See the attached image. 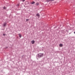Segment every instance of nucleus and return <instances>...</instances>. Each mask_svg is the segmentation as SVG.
Wrapping results in <instances>:
<instances>
[{"label":"nucleus","instance_id":"f257e3e1","mask_svg":"<svg viewBox=\"0 0 75 75\" xmlns=\"http://www.w3.org/2000/svg\"><path fill=\"white\" fill-rule=\"evenodd\" d=\"M44 56V54L40 53L38 54L36 56V58H40L41 57H42Z\"/></svg>","mask_w":75,"mask_h":75},{"label":"nucleus","instance_id":"f03ea898","mask_svg":"<svg viewBox=\"0 0 75 75\" xmlns=\"http://www.w3.org/2000/svg\"><path fill=\"white\" fill-rule=\"evenodd\" d=\"M31 42L32 44H34L35 43V41H34V40H32Z\"/></svg>","mask_w":75,"mask_h":75},{"label":"nucleus","instance_id":"7ed1b4c3","mask_svg":"<svg viewBox=\"0 0 75 75\" xmlns=\"http://www.w3.org/2000/svg\"><path fill=\"white\" fill-rule=\"evenodd\" d=\"M18 35H19V37L20 38H21V35L20 33H19L18 34Z\"/></svg>","mask_w":75,"mask_h":75},{"label":"nucleus","instance_id":"20e7f679","mask_svg":"<svg viewBox=\"0 0 75 75\" xmlns=\"http://www.w3.org/2000/svg\"><path fill=\"white\" fill-rule=\"evenodd\" d=\"M36 16L40 17V14L39 13H37L36 14Z\"/></svg>","mask_w":75,"mask_h":75},{"label":"nucleus","instance_id":"39448f33","mask_svg":"<svg viewBox=\"0 0 75 75\" xmlns=\"http://www.w3.org/2000/svg\"><path fill=\"white\" fill-rule=\"evenodd\" d=\"M31 4H35V2L34 1H33L31 3H30Z\"/></svg>","mask_w":75,"mask_h":75},{"label":"nucleus","instance_id":"423d86ee","mask_svg":"<svg viewBox=\"0 0 75 75\" xmlns=\"http://www.w3.org/2000/svg\"><path fill=\"white\" fill-rule=\"evenodd\" d=\"M59 47H62L63 46V45L62 44H60L59 45Z\"/></svg>","mask_w":75,"mask_h":75},{"label":"nucleus","instance_id":"0eeeda50","mask_svg":"<svg viewBox=\"0 0 75 75\" xmlns=\"http://www.w3.org/2000/svg\"><path fill=\"white\" fill-rule=\"evenodd\" d=\"M39 4L38 3H36V4H35V5H36V6H38V5H39Z\"/></svg>","mask_w":75,"mask_h":75},{"label":"nucleus","instance_id":"6e6552de","mask_svg":"<svg viewBox=\"0 0 75 75\" xmlns=\"http://www.w3.org/2000/svg\"><path fill=\"white\" fill-rule=\"evenodd\" d=\"M6 23H4V26L5 27V26L6 25Z\"/></svg>","mask_w":75,"mask_h":75},{"label":"nucleus","instance_id":"1a4fd4ad","mask_svg":"<svg viewBox=\"0 0 75 75\" xmlns=\"http://www.w3.org/2000/svg\"><path fill=\"white\" fill-rule=\"evenodd\" d=\"M47 1H48V2H49V1H51V0H47Z\"/></svg>","mask_w":75,"mask_h":75},{"label":"nucleus","instance_id":"9d476101","mask_svg":"<svg viewBox=\"0 0 75 75\" xmlns=\"http://www.w3.org/2000/svg\"><path fill=\"white\" fill-rule=\"evenodd\" d=\"M21 1H23V2H24V1H25V0H21Z\"/></svg>","mask_w":75,"mask_h":75},{"label":"nucleus","instance_id":"9b49d317","mask_svg":"<svg viewBox=\"0 0 75 75\" xmlns=\"http://www.w3.org/2000/svg\"><path fill=\"white\" fill-rule=\"evenodd\" d=\"M26 21H29V19H26Z\"/></svg>","mask_w":75,"mask_h":75},{"label":"nucleus","instance_id":"f8f14e48","mask_svg":"<svg viewBox=\"0 0 75 75\" xmlns=\"http://www.w3.org/2000/svg\"><path fill=\"white\" fill-rule=\"evenodd\" d=\"M4 9H6V8L5 7H4Z\"/></svg>","mask_w":75,"mask_h":75},{"label":"nucleus","instance_id":"ddd939ff","mask_svg":"<svg viewBox=\"0 0 75 75\" xmlns=\"http://www.w3.org/2000/svg\"><path fill=\"white\" fill-rule=\"evenodd\" d=\"M3 35H4V36H5V34H3Z\"/></svg>","mask_w":75,"mask_h":75},{"label":"nucleus","instance_id":"4468645a","mask_svg":"<svg viewBox=\"0 0 75 75\" xmlns=\"http://www.w3.org/2000/svg\"><path fill=\"white\" fill-rule=\"evenodd\" d=\"M74 34H75V31L74 32Z\"/></svg>","mask_w":75,"mask_h":75},{"label":"nucleus","instance_id":"2eb2a0df","mask_svg":"<svg viewBox=\"0 0 75 75\" xmlns=\"http://www.w3.org/2000/svg\"><path fill=\"white\" fill-rule=\"evenodd\" d=\"M53 0H52V1H53Z\"/></svg>","mask_w":75,"mask_h":75}]
</instances>
